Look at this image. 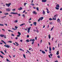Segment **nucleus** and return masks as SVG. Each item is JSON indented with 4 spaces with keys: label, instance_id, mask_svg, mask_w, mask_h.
Instances as JSON below:
<instances>
[{
    "label": "nucleus",
    "instance_id": "f257e3e1",
    "mask_svg": "<svg viewBox=\"0 0 62 62\" xmlns=\"http://www.w3.org/2000/svg\"><path fill=\"white\" fill-rule=\"evenodd\" d=\"M10 5H11V3H10L9 4L6 3V6L8 7H9Z\"/></svg>",
    "mask_w": 62,
    "mask_h": 62
},
{
    "label": "nucleus",
    "instance_id": "f03ea898",
    "mask_svg": "<svg viewBox=\"0 0 62 62\" xmlns=\"http://www.w3.org/2000/svg\"><path fill=\"white\" fill-rule=\"evenodd\" d=\"M31 27H30L28 29V31H27V32L28 33H29V32H30V29H31Z\"/></svg>",
    "mask_w": 62,
    "mask_h": 62
},
{
    "label": "nucleus",
    "instance_id": "7ed1b4c3",
    "mask_svg": "<svg viewBox=\"0 0 62 62\" xmlns=\"http://www.w3.org/2000/svg\"><path fill=\"white\" fill-rule=\"evenodd\" d=\"M4 46L7 48H9L10 47V46L8 45H4Z\"/></svg>",
    "mask_w": 62,
    "mask_h": 62
},
{
    "label": "nucleus",
    "instance_id": "20e7f679",
    "mask_svg": "<svg viewBox=\"0 0 62 62\" xmlns=\"http://www.w3.org/2000/svg\"><path fill=\"white\" fill-rule=\"evenodd\" d=\"M54 18H54V17H53V20H56V15H54Z\"/></svg>",
    "mask_w": 62,
    "mask_h": 62
},
{
    "label": "nucleus",
    "instance_id": "39448f33",
    "mask_svg": "<svg viewBox=\"0 0 62 62\" xmlns=\"http://www.w3.org/2000/svg\"><path fill=\"white\" fill-rule=\"evenodd\" d=\"M6 10L7 11H8V12L10 11V9L9 8H7L6 9Z\"/></svg>",
    "mask_w": 62,
    "mask_h": 62
},
{
    "label": "nucleus",
    "instance_id": "423d86ee",
    "mask_svg": "<svg viewBox=\"0 0 62 62\" xmlns=\"http://www.w3.org/2000/svg\"><path fill=\"white\" fill-rule=\"evenodd\" d=\"M46 9L47 10V13H50V11H49V9H48L47 8H46Z\"/></svg>",
    "mask_w": 62,
    "mask_h": 62
},
{
    "label": "nucleus",
    "instance_id": "0eeeda50",
    "mask_svg": "<svg viewBox=\"0 0 62 62\" xmlns=\"http://www.w3.org/2000/svg\"><path fill=\"white\" fill-rule=\"evenodd\" d=\"M4 36L5 35H0V37H1V38H3V37H4Z\"/></svg>",
    "mask_w": 62,
    "mask_h": 62
},
{
    "label": "nucleus",
    "instance_id": "6e6552de",
    "mask_svg": "<svg viewBox=\"0 0 62 62\" xmlns=\"http://www.w3.org/2000/svg\"><path fill=\"white\" fill-rule=\"evenodd\" d=\"M33 13L34 14H37V13L36 12V11H34L33 12Z\"/></svg>",
    "mask_w": 62,
    "mask_h": 62
},
{
    "label": "nucleus",
    "instance_id": "1a4fd4ad",
    "mask_svg": "<svg viewBox=\"0 0 62 62\" xmlns=\"http://www.w3.org/2000/svg\"><path fill=\"white\" fill-rule=\"evenodd\" d=\"M57 21L58 22V23H60L61 21H60V20L59 19V18H58L57 20Z\"/></svg>",
    "mask_w": 62,
    "mask_h": 62
},
{
    "label": "nucleus",
    "instance_id": "9d476101",
    "mask_svg": "<svg viewBox=\"0 0 62 62\" xmlns=\"http://www.w3.org/2000/svg\"><path fill=\"white\" fill-rule=\"evenodd\" d=\"M25 23H23V24H22L20 25V26H23V25H24L25 24Z\"/></svg>",
    "mask_w": 62,
    "mask_h": 62
},
{
    "label": "nucleus",
    "instance_id": "9b49d317",
    "mask_svg": "<svg viewBox=\"0 0 62 62\" xmlns=\"http://www.w3.org/2000/svg\"><path fill=\"white\" fill-rule=\"evenodd\" d=\"M23 9V8L21 7L20 8H19L18 9V10H22Z\"/></svg>",
    "mask_w": 62,
    "mask_h": 62
},
{
    "label": "nucleus",
    "instance_id": "f8f14e48",
    "mask_svg": "<svg viewBox=\"0 0 62 62\" xmlns=\"http://www.w3.org/2000/svg\"><path fill=\"white\" fill-rule=\"evenodd\" d=\"M47 1V0H42V2H46Z\"/></svg>",
    "mask_w": 62,
    "mask_h": 62
},
{
    "label": "nucleus",
    "instance_id": "ddd939ff",
    "mask_svg": "<svg viewBox=\"0 0 62 62\" xmlns=\"http://www.w3.org/2000/svg\"><path fill=\"white\" fill-rule=\"evenodd\" d=\"M39 18H40L41 21V20H43V17H42Z\"/></svg>",
    "mask_w": 62,
    "mask_h": 62
},
{
    "label": "nucleus",
    "instance_id": "4468645a",
    "mask_svg": "<svg viewBox=\"0 0 62 62\" xmlns=\"http://www.w3.org/2000/svg\"><path fill=\"white\" fill-rule=\"evenodd\" d=\"M33 24L35 25H37V22H34L33 23Z\"/></svg>",
    "mask_w": 62,
    "mask_h": 62
},
{
    "label": "nucleus",
    "instance_id": "2eb2a0df",
    "mask_svg": "<svg viewBox=\"0 0 62 62\" xmlns=\"http://www.w3.org/2000/svg\"><path fill=\"white\" fill-rule=\"evenodd\" d=\"M56 54L57 55H58L59 54V51H58L57 52V53H56Z\"/></svg>",
    "mask_w": 62,
    "mask_h": 62
},
{
    "label": "nucleus",
    "instance_id": "dca6fc26",
    "mask_svg": "<svg viewBox=\"0 0 62 62\" xmlns=\"http://www.w3.org/2000/svg\"><path fill=\"white\" fill-rule=\"evenodd\" d=\"M42 53H43V54H45V52H44V51H42Z\"/></svg>",
    "mask_w": 62,
    "mask_h": 62
},
{
    "label": "nucleus",
    "instance_id": "f3484780",
    "mask_svg": "<svg viewBox=\"0 0 62 62\" xmlns=\"http://www.w3.org/2000/svg\"><path fill=\"white\" fill-rule=\"evenodd\" d=\"M1 41H2V42H3L5 44H6V42H4V41H3V40H1Z\"/></svg>",
    "mask_w": 62,
    "mask_h": 62
},
{
    "label": "nucleus",
    "instance_id": "a211bd4d",
    "mask_svg": "<svg viewBox=\"0 0 62 62\" xmlns=\"http://www.w3.org/2000/svg\"><path fill=\"white\" fill-rule=\"evenodd\" d=\"M14 22L15 23H17V22H18V20H15L14 21Z\"/></svg>",
    "mask_w": 62,
    "mask_h": 62
},
{
    "label": "nucleus",
    "instance_id": "6ab92c4d",
    "mask_svg": "<svg viewBox=\"0 0 62 62\" xmlns=\"http://www.w3.org/2000/svg\"><path fill=\"white\" fill-rule=\"evenodd\" d=\"M18 34L19 35H21V33H20V32H18Z\"/></svg>",
    "mask_w": 62,
    "mask_h": 62
},
{
    "label": "nucleus",
    "instance_id": "aec40b11",
    "mask_svg": "<svg viewBox=\"0 0 62 62\" xmlns=\"http://www.w3.org/2000/svg\"><path fill=\"white\" fill-rule=\"evenodd\" d=\"M0 53L2 54H4V55H5V54L3 52H2L1 51H0Z\"/></svg>",
    "mask_w": 62,
    "mask_h": 62
},
{
    "label": "nucleus",
    "instance_id": "412c9836",
    "mask_svg": "<svg viewBox=\"0 0 62 62\" xmlns=\"http://www.w3.org/2000/svg\"><path fill=\"white\" fill-rule=\"evenodd\" d=\"M48 38L49 39H50V38H51V35H50V34H49L48 35Z\"/></svg>",
    "mask_w": 62,
    "mask_h": 62
},
{
    "label": "nucleus",
    "instance_id": "4be33fe9",
    "mask_svg": "<svg viewBox=\"0 0 62 62\" xmlns=\"http://www.w3.org/2000/svg\"><path fill=\"white\" fill-rule=\"evenodd\" d=\"M32 42H34L35 41V39H32Z\"/></svg>",
    "mask_w": 62,
    "mask_h": 62
},
{
    "label": "nucleus",
    "instance_id": "5701e85b",
    "mask_svg": "<svg viewBox=\"0 0 62 62\" xmlns=\"http://www.w3.org/2000/svg\"><path fill=\"white\" fill-rule=\"evenodd\" d=\"M43 14H45V11H44V10H43Z\"/></svg>",
    "mask_w": 62,
    "mask_h": 62
},
{
    "label": "nucleus",
    "instance_id": "b1692460",
    "mask_svg": "<svg viewBox=\"0 0 62 62\" xmlns=\"http://www.w3.org/2000/svg\"><path fill=\"white\" fill-rule=\"evenodd\" d=\"M54 28V26H53V27L51 29V31H52L53 30V28Z\"/></svg>",
    "mask_w": 62,
    "mask_h": 62
},
{
    "label": "nucleus",
    "instance_id": "393cba45",
    "mask_svg": "<svg viewBox=\"0 0 62 62\" xmlns=\"http://www.w3.org/2000/svg\"><path fill=\"white\" fill-rule=\"evenodd\" d=\"M49 51H52V49H51V47L50 46L49 48Z\"/></svg>",
    "mask_w": 62,
    "mask_h": 62
},
{
    "label": "nucleus",
    "instance_id": "a878e982",
    "mask_svg": "<svg viewBox=\"0 0 62 62\" xmlns=\"http://www.w3.org/2000/svg\"><path fill=\"white\" fill-rule=\"evenodd\" d=\"M26 41L27 42H29V40L28 39L26 40Z\"/></svg>",
    "mask_w": 62,
    "mask_h": 62
},
{
    "label": "nucleus",
    "instance_id": "bb28decb",
    "mask_svg": "<svg viewBox=\"0 0 62 62\" xmlns=\"http://www.w3.org/2000/svg\"><path fill=\"white\" fill-rule=\"evenodd\" d=\"M4 15H8V13H5L4 14Z\"/></svg>",
    "mask_w": 62,
    "mask_h": 62
},
{
    "label": "nucleus",
    "instance_id": "cd10ccee",
    "mask_svg": "<svg viewBox=\"0 0 62 62\" xmlns=\"http://www.w3.org/2000/svg\"><path fill=\"white\" fill-rule=\"evenodd\" d=\"M56 7H57L58 8H59V5H56Z\"/></svg>",
    "mask_w": 62,
    "mask_h": 62
},
{
    "label": "nucleus",
    "instance_id": "c85d7f7f",
    "mask_svg": "<svg viewBox=\"0 0 62 62\" xmlns=\"http://www.w3.org/2000/svg\"><path fill=\"white\" fill-rule=\"evenodd\" d=\"M15 43L17 44L16 46H18V45H19V44H18V43H17V42H15Z\"/></svg>",
    "mask_w": 62,
    "mask_h": 62
},
{
    "label": "nucleus",
    "instance_id": "c756f323",
    "mask_svg": "<svg viewBox=\"0 0 62 62\" xmlns=\"http://www.w3.org/2000/svg\"><path fill=\"white\" fill-rule=\"evenodd\" d=\"M11 36H13V37H14V36H15V35H14V34H11Z\"/></svg>",
    "mask_w": 62,
    "mask_h": 62
},
{
    "label": "nucleus",
    "instance_id": "7c9ffc66",
    "mask_svg": "<svg viewBox=\"0 0 62 62\" xmlns=\"http://www.w3.org/2000/svg\"><path fill=\"white\" fill-rule=\"evenodd\" d=\"M36 10H37V11H39V8H38V7L36 8Z\"/></svg>",
    "mask_w": 62,
    "mask_h": 62
},
{
    "label": "nucleus",
    "instance_id": "2f4dec72",
    "mask_svg": "<svg viewBox=\"0 0 62 62\" xmlns=\"http://www.w3.org/2000/svg\"><path fill=\"white\" fill-rule=\"evenodd\" d=\"M15 13L14 12H11L10 14H15Z\"/></svg>",
    "mask_w": 62,
    "mask_h": 62
},
{
    "label": "nucleus",
    "instance_id": "473e14b6",
    "mask_svg": "<svg viewBox=\"0 0 62 62\" xmlns=\"http://www.w3.org/2000/svg\"><path fill=\"white\" fill-rule=\"evenodd\" d=\"M31 5H32V6H35V4H34L33 3H31Z\"/></svg>",
    "mask_w": 62,
    "mask_h": 62
},
{
    "label": "nucleus",
    "instance_id": "72a5a7b5",
    "mask_svg": "<svg viewBox=\"0 0 62 62\" xmlns=\"http://www.w3.org/2000/svg\"><path fill=\"white\" fill-rule=\"evenodd\" d=\"M0 26H4V24H0Z\"/></svg>",
    "mask_w": 62,
    "mask_h": 62
},
{
    "label": "nucleus",
    "instance_id": "f704fd0d",
    "mask_svg": "<svg viewBox=\"0 0 62 62\" xmlns=\"http://www.w3.org/2000/svg\"><path fill=\"white\" fill-rule=\"evenodd\" d=\"M55 8L56 9H57V10H58V9H59V8H58L57 7H56Z\"/></svg>",
    "mask_w": 62,
    "mask_h": 62
},
{
    "label": "nucleus",
    "instance_id": "c9c22d12",
    "mask_svg": "<svg viewBox=\"0 0 62 62\" xmlns=\"http://www.w3.org/2000/svg\"><path fill=\"white\" fill-rule=\"evenodd\" d=\"M49 20L50 21H51V20H53V19L51 18H50L49 19Z\"/></svg>",
    "mask_w": 62,
    "mask_h": 62
},
{
    "label": "nucleus",
    "instance_id": "e433bc0d",
    "mask_svg": "<svg viewBox=\"0 0 62 62\" xmlns=\"http://www.w3.org/2000/svg\"><path fill=\"white\" fill-rule=\"evenodd\" d=\"M0 57L2 58H3V56L1 55H0Z\"/></svg>",
    "mask_w": 62,
    "mask_h": 62
},
{
    "label": "nucleus",
    "instance_id": "4c0bfd02",
    "mask_svg": "<svg viewBox=\"0 0 62 62\" xmlns=\"http://www.w3.org/2000/svg\"><path fill=\"white\" fill-rule=\"evenodd\" d=\"M15 10H16V9H12V11H15Z\"/></svg>",
    "mask_w": 62,
    "mask_h": 62
},
{
    "label": "nucleus",
    "instance_id": "58836bf2",
    "mask_svg": "<svg viewBox=\"0 0 62 62\" xmlns=\"http://www.w3.org/2000/svg\"><path fill=\"white\" fill-rule=\"evenodd\" d=\"M6 60H7V62H8L9 61L8 59H6Z\"/></svg>",
    "mask_w": 62,
    "mask_h": 62
},
{
    "label": "nucleus",
    "instance_id": "ea45409f",
    "mask_svg": "<svg viewBox=\"0 0 62 62\" xmlns=\"http://www.w3.org/2000/svg\"><path fill=\"white\" fill-rule=\"evenodd\" d=\"M15 14H16V15H18V13H15Z\"/></svg>",
    "mask_w": 62,
    "mask_h": 62
},
{
    "label": "nucleus",
    "instance_id": "a19ab883",
    "mask_svg": "<svg viewBox=\"0 0 62 62\" xmlns=\"http://www.w3.org/2000/svg\"><path fill=\"white\" fill-rule=\"evenodd\" d=\"M27 52H28L29 53V54H31V53H30V52L28 50H27Z\"/></svg>",
    "mask_w": 62,
    "mask_h": 62
},
{
    "label": "nucleus",
    "instance_id": "79ce46f5",
    "mask_svg": "<svg viewBox=\"0 0 62 62\" xmlns=\"http://www.w3.org/2000/svg\"><path fill=\"white\" fill-rule=\"evenodd\" d=\"M36 32H37L38 33H39V31L38 30V29H37V31H36Z\"/></svg>",
    "mask_w": 62,
    "mask_h": 62
},
{
    "label": "nucleus",
    "instance_id": "37998d69",
    "mask_svg": "<svg viewBox=\"0 0 62 62\" xmlns=\"http://www.w3.org/2000/svg\"><path fill=\"white\" fill-rule=\"evenodd\" d=\"M23 57H24V58H25V56L24 54H23Z\"/></svg>",
    "mask_w": 62,
    "mask_h": 62
},
{
    "label": "nucleus",
    "instance_id": "c03bdc74",
    "mask_svg": "<svg viewBox=\"0 0 62 62\" xmlns=\"http://www.w3.org/2000/svg\"><path fill=\"white\" fill-rule=\"evenodd\" d=\"M27 38H29V35H28L27 36Z\"/></svg>",
    "mask_w": 62,
    "mask_h": 62
},
{
    "label": "nucleus",
    "instance_id": "a18cd8bd",
    "mask_svg": "<svg viewBox=\"0 0 62 62\" xmlns=\"http://www.w3.org/2000/svg\"><path fill=\"white\" fill-rule=\"evenodd\" d=\"M40 18L38 20V22H39L40 21Z\"/></svg>",
    "mask_w": 62,
    "mask_h": 62
},
{
    "label": "nucleus",
    "instance_id": "49530a36",
    "mask_svg": "<svg viewBox=\"0 0 62 62\" xmlns=\"http://www.w3.org/2000/svg\"><path fill=\"white\" fill-rule=\"evenodd\" d=\"M57 58H60V56L59 55L58 56Z\"/></svg>",
    "mask_w": 62,
    "mask_h": 62
},
{
    "label": "nucleus",
    "instance_id": "de8ad7c7",
    "mask_svg": "<svg viewBox=\"0 0 62 62\" xmlns=\"http://www.w3.org/2000/svg\"><path fill=\"white\" fill-rule=\"evenodd\" d=\"M15 28H16V29H17L18 28V27L16 26H15Z\"/></svg>",
    "mask_w": 62,
    "mask_h": 62
},
{
    "label": "nucleus",
    "instance_id": "09e8293b",
    "mask_svg": "<svg viewBox=\"0 0 62 62\" xmlns=\"http://www.w3.org/2000/svg\"><path fill=\"white\" fill-rule=\"evenodd\" d=\"M53 50H54L55 49V48H54V47H53Z\"/></svg>",
    "mask_w": 62,
    "mask_h": 62
},
{
    "label": "nucleus",
    "instance_id": "8fccbe9b",
    "mask_svg": "<svg viewBox=\"0 0 62 62\" xmlns=\"http://www.w3.org/2000/svg\"><path fill=\"white\" fill-rule=\"evenodd\" d=\"M20 35H17V37H20Z\"/></svg>",
    "mask_w": 62,
    "mask_h": 62
},
{
    "label": "nucleus",
    "instance_id": "3c124183",
    "mask_svg": "<svg viewBox=\"0 0 62 62\" xmlns=\"http://www.w3.org/2000/svg\"><path fill=\"white\" fill-rule=\"evenodd\" d=\"M24 30H25V31H27V29H25Z\"/></svg>",
    "mask_w": 62,
    "mask_h": 62
},
{
    "label": "nucleus",
    "instance_id": "603ef678",
    "mask_svg": "<svg viewBox=\"0 0 62 62\" xmlns=\"http://www.w3.org/2000/svg\"><path fill=\"white\" fill-rule=\"evenodd\" d=\"M32 20V19L31 18H30L29 20V21H30V20Z\"/></svg>",
    "mask_w": 62,
    "mask_h": 62
},
{
    "label": "nucleus",
    "instance_id": "864d4df0",
    "mask_svg": "<svg viewBox=\"0 0 62 62\" xmlns=\"http://www.w3.org/2000/svg\"><path fill=\"white\" fill-rule=\"evenodd\" d=\"M8 31H9V32H11V30H8Z\"/></svg>",
    "mask_w": 62,
    "mask_h": 62
},
{
    "label": "nucleus",
    "instance_id": "5fc2aeb1",
    "mask_svg": "<svg viewBox=\"0 0 62 62\" xmlns=\"http://www.w3.org/2000/svg\"><path fill=\"white\" fill-rule=\"evenodd\" d=\"M26 3H25L24 4V5L25 6V5H26Z\"/></svg>",
    "mask_w": 62,
    "mask_h": 62
},
{
    "label": "nucleus",
    "instance_id": "6e6d98bb",
    "mask_svg": "<svg viewBox=\"0 0 62 62\" xmlns=\"http://www.w3.org/2000/svg\"><path fill=\"white\" fill-rule=\"evenodd\" d=\"M6 36H4V38H5V39H6L7 38H6Z\"/></svg>",
    "mask_w": 62,
    "mask_h": 62
},
{
    "label": "nucleus",
    "instance_id": "4d7b16f0",
    "mask_svg": "<svg viewBox=\"0 0 62 62\" xmlns=\"http://www.w3.org/2000/svg\"><path fill=\"white\" fill-rule=\"evenodd\" d=\"M9 43H12V42L11 41H9Z\"/></svg>",
    "mask_w": 62,
    "mask_h": 62
},
{
    "label": "nucleus",
    "instance_id": "13d9d810",
    "mask_svg": "<svg viewBox=\"0 0 62 62\" xmlns=\"http://www.w3.org/2000/svg\"><path fill=\"white\" fill-rule=\"evenodd\" d=\"M18 16H21V15H20V14H18V15H17Z\"/></svg>",
    "mask_w": 62,
    "mask_h": 62
},
{
    "label": "nucleus",
    "instance_id": "bf43d9fd",
    "mask_svg": "<svg viewBox=\"0 0 62 62\" xmlns=\"http://www.w3.org/2000/svg\"><path fill=\"white\" fill-rule=\"evenodd\" d=\"M24 17H25V16L24 15H22Z\"/></svg>",
    "mask_w": 62,
    "mask_h": 62
},
{
    "label": "nucleus",
    "instance_id": "052dcab7",
    "mask_svg": "<svg viewBox=\"0 0 62 62\" xmlns=\"http://www.w3.org/2000/svg\"><path fill=\"white\" fill-rule=\"evenodd\" d=\"M31 49H32V48H29V50H31Z\"/></svg>",
    "mask_w": 62,
    "mask_h": 62
},
{
    "label": "nucleus",
    "instance_id": "680f3d73",
    "mask_svg": "<svg viewBox=\"0 0 62 62\" xmlns=\"http://www.w3.org/2000/svg\"><path fill=\"white\" fill-rule=\"evenodd\" d=\"M34 42H32L31 43V44H34Z\"/></svg>",
    "mask_w": 62,
    "mask_h": 62
},
{
    "label": "nucleus",
    "instance_id": "e2e57ef3",
    "mask_svg": "<svg viewBox=\"0 0 62 62\" xmlns=\"http://www.w3.org/2000/svg\"><path fill=\"white\" fill-rule=\"evenodd\" d=\"M4 25H5L6 26H8V24H5Z\"/></svg>",
    "mask_w": 62,
    "mask_h": 62
},
{
    "label": "nucleus",
    "instance_id": "0e129e2a",
    "mask_svg": "<svg viewBox=\"0 0 62 62\" xmlns=\"http://www.w3.org/2000/svg\"><path fill=\"white\" fill-rule=\"evenodd\" d=\"M48 56H49V58H51V56H50V55H49Z\"/></svg>",
    "mask_w": 62,
    "mask_h": 62
},
{
    "label": "nucleus",
    "instance_id": "69168bd1",
    "mask_svg": "<svg viewBox=\"0 0 62 62\" xmlns=\"http://www.w3.org/2000/svg\"><path fill=\"white\" fill-rule=\"evenodd\" d=\"M20 42H22L23 41V40H20Z\"/></svg>",
    "mask_w": 62,
    "mask_h": 62
},
{
    "label": "nucleus",
    "instance_id": "338daca9",
    "mask_svg": "<svg viewBox=\"0 0 62 62\" xmlns=\"http://www.w3.org/2000/svg\"><path fill=\"white\" fill-rule=\"evenodd\" d=\"M15 39H18V38L17 37H16V38H15Z\"/></svg>",
    "mask_w": 62,
    "mask_h": 62
},
{
    "label": "nucleus",
    "instance_id": "774afa93",
    "mask_svg": "<svg viewBox=\"0 0 62 62\" xmlns=\"http://www.w3.org/2000/svg\"><path fill=\"white\" fill-rule=\"evenodd\" d=\"M54 62H58V61H56Z\"/></svg>",
    "mask_w": 62,
    "mask_h": 62
}]
</instances>
